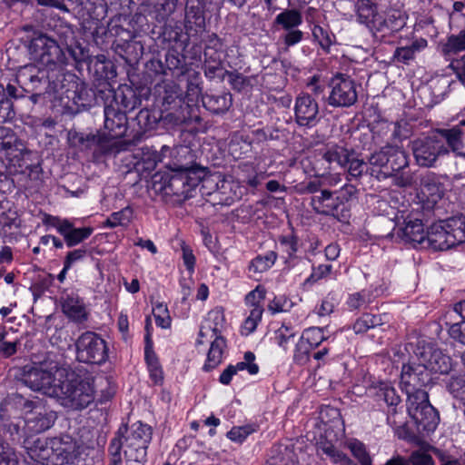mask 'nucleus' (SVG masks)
Returning <instances> with one entry per match:
<instances>
[{"instance_id":"obj_29","label":"nucleus","mask_w":465,"mask_h":465,"mask_svg":"<svg viewBox=\"0 0 465 465\" xmlns=\"http://www.w3.org/2000/svg\"><path fill=\"white\" fill-rule=\"evenodd\" d=\"M61 308L63 313L72 322L82 323L88 319L84 300L75 292L64 293L61 296Z\"/></svg>"},{"instance_id":"obj_8","label":"nucleus","mask_w":465,"mask_h":465,"mask_svg":"<svg viewBox=\"0 0 465 465\" xmlns=\"http://www.w3.org/2000/svg\"><path fill=\"white\" fill-rule=\"evenodd\" d=\"M27 49L35 64L25 67H35L47 73L48 78H45V82L57 80L66 71L64 65L68 58L55 39L45 34H38L30 40Z\"/></svg>"},{"instance_id":"obj_7","label":"nucleus","mask_w":465,"mask_h":465,"mask_svg":"<svg viewBox=\"0 0 465 465\" xmlns=\"http://www.w3.org/2000/svg\"><path fill=\"white\" fill-rule=\"evenodd\" d=\"M94 393L93 374L84 368H75L57 381V394L54 398L65 408L82 411L94 402Z\"/></svg>"},{"instance_id":"obj_24","label":"nucleus","mask_w":465,"mask_h":465,"mask_svg":"<svg viewBox=\"0 0 465 465\" xmlns=\"http://www.w3.org/2000/svg\"><path fill=\"white\" fill-rule=\"evenodd\" d=\"M145 20V16L138 13L133 18L128 14L118 13L109 22H106V34L114 37L113 44L132 40V38H135L139 31L134 24H142Z\"/></svg>"},{"instance_id":"obj_50","label":"nucleus","mask_w":465,"mask_h":465,"mask_svg":"<svg viewBox=\"0 0 465 465\" xmlns=\"http://www.w3.org/2000/svg\"><path fill=\"white\" fill-rule=\"evenodd\" d=\"M93 232V227H75L74 224L68 220L61 236L64 240L67 248H74L87 240Z\"/></svg>"},{"instance_id":"obj_3","label":"nucleus","mask_w":465,"mask_h":465,"mask_svg":"<svg viewBox=\"0 0 465 465\" xmlns=\"http://www.w3.org/2000/svg\"><path fill=\"white\" fill-rule=\"evenodd\" d=\"M153 102L164 113L165 121L181 131L198 133V125L202 122L197 106L184 102L183 91L173 81L156 83L153 88Z\"/></svg>"},{"instance_id":"obj_17","label":"nucleus","mask_w":465,"mask_h":465,"mask_svg":"<svg viewBox=\"0 0 465 465\" xmlns=\"http://www.w3.org/2000/svg\"><path fill=\"white\" fill-rule=\"evenodd\" d=\"M59 375L60 378H56L49 370L27 364L22 368L20 381L31 390L54 398L57 394V381L64 377V372L59 371Z\"/></svg>"},{"instance_id":"obj_40","label":"nucleus","mask_w":465,"mask_h":465,"mask_svg":"<svg viewBox=\"0 0 465 465\" xmlns=\"http://www.w3.org/2000/svg\"><path fill=\"white\" fill-rule=\"evenodd\" d=\"M172 161L169 168L173 170H194L203 168L196 163V156L193 151L186 145H180L170 152Z\"/></svg>"},{"instance_id":"obj_13","label":"nucleus","mask_w":465,"mask_h":465,"mask_svg":"<svg viewBox=\"0 0 465 465\" xmlns=\"http://www.w3.org/2000/svg\"><path fill=\"white\" fill-rule=\"evenodd\" d=\"M152 427L141 420L133 423L131 426L122 423L108 447V453L111 458L110 465L122 463L123 441L148 448L152 440Z\"/></svg>"},{"instance_id":"obj_49","label":"nucleus","mask_w":465,"mask_h":465,"mask_svg":"<svg viewBox=\"0 0 465 465\" xmlns=\"http://www.w3.org/2000/svg\"><path fill=\"white\" fill-rule=\"evenodd\" d=\"M299 460L293 446L274 444L270 450V459L266 465H298Z\"/></svg>"},{"instance_id":"obj_47","label":"nucleus","mask_w":465,"mask_h":465,"mask_svg":"<svg viewBox=\"0 0 465 465\" xmlns=\"http://www.w3.org/2000/svg\"><path fill=\"white\" fill-rule=\"evenodd\" d=\"M161 37L163 42L169 44H174V47L184 49L189 41L193 39L192 35H189L188 31L185 30L184 26L175 23L173 25H164L162 27Z\"/></svg>"},{"instance_id":"obj_46","label":"nucleus","mask_w":465,"mask_h":465,"mask_svg":"<svg viewBox=\"0 0 465 465\" xmlns=\"http://www.w3.org/2000/svg\"><path fill=\"white\" fill-rule=\"evenodd\" d=\"M389 159L383 175H379V181L385 180L391 176H397L401 171L409 166L408 156L404 151L398 147L389 146Z\"/></svg>"},{"instance_id":"obj_20","label":"nucleus","mask_w":465,"mask_h":465,"mask_svg":"<svg viewBox=\"0 0 465 465\" xmlns=\"http://www.w3.org/2000/svg\"><path fill=\"white\" fill-rule=\"evenodd\" d=\"M210 18L211 15L205 0H186L183 25L193 40L202 39Z\"/></svg>"},{"instance_id":"obj_37","label":"nucleus","mask_w":465,"mask_h":465,"mask_svg":"<svg viewBox=\"0 0 465 465\" xmlns=\"http://www.w3.org/2000/svg\"><path fill=\"white\" fill-rule=\"evenodd\" d=\"M422 213H411L404 219L403 238L406 242L423 243L428 236V230L422 222Z\"/></svg>"},{"instance_id":"obj_41","label":"nucleus","mask_w":465,"mask_h":465,"mask_svg":"<svg viewBox=\"0 0 465 465\" xmlns=\"http://www.w3.org/2000/svg\"><path fill=\"white\" fill-rule=\"evenodd\" d=\"M278 253L274 251H268L263 254H257L248 263L246 275L249 279L259 280L263 272H268L275 264Z\"/></svg>"},{"instance_id":"obj_43","label":"nucleus","mask_w":465,"mask_h":465,"mask_svg":"<svg viewBox=\"0 0 465 465\" xmlns=\"http://www.w3.org/2000/svg\"><path fill=\"white\" fill-rule=\"evenodd\" d=\"M22 220L16 208H7L2 205L0 209V237L12 240L21 228Z\"/></svg>"},{"instance_id":"obj_64","label":"nucleus","mask_w":465,"mask_h":465,"mask_svg":"<svg viewBox=\"0 0 465 465\" xmlns=\"http://www.w3.org/2000/svg\"><path fill=\"white\" fill-rule=\"evenodd\" d=\"M274 24L283 30L297 28L302 24V13L295 8L285 9L275 16Z\"/></svg>"},{"instance_id":"obj_59","label":"nucleus","mask_w":465,"mask_h":465,"mask_svg":"<svg viewBox=\"0 0 465 465\" xmlns=\"http://www.w3.org/2000/svg\"><path fill=\"white\" fill-rule=\"evenodd\" d=\"M454 246L465 242V216L457 215L443 221Z\"/></svg>"},{"instance_id":"obj_33","label":"nucleus","mask_w":465,"mask_h":465,"mask_svg":"<svg viewBox=\"0 0 465 465\" xmlns=\"http://www.w3.org/2000/svg\"><path fill=\"white\" fill-rule=\"evenodd\" d=\"M111 92L113 95L109 104H114L115 108H120L122 112H126L127 114H130L142 104L141 94H137L136 90L130 85H120L116 90Z\"/></svg>"},{"instance_id":"obj_30","label":"nucleus","mask_w":465,"mask_h":465,"mask_svg":"<svg viewBox=\"0 0 465 465\" xmlns=\"http://www.w3.org/2000/svg\"><path fill=\"white\" fill-rule=\"evenodd\" d=\"M356 21L365 25L370 32L375 34L376 25L382 12L379 11L374 0H356L354 4Z\"/></svg>"},{"instance_id":"obj_51","label":"nucleus","mask_w":465,"mask_h":465,"mask_svg":"<svg viewBox=\"0 0 465 465\" xmlns=\"http://www.w3.org/2000/svg\"><path fill=\"white\" fill-rule=\"evenodd\" d=\"M422 364L427 367L431 376L433 374H447L451 370V358L440 350L434 348Z\"/></svg>"},{"instance_id":"obj_38","label":"nucleus","mask_w":465,"mask_h":465,"mask_svg":"<svg viewBox=\"0 0 465 465\" xmlns=\"http://www.w3.org/2000/svg\"><path fill=\"white\" fill-rule=\"evenodd\" d=\"M244 361H239L235 365L229 364L220 374L219 382L223 385H230L233 376L240 371L246 370L249 374L256 375L259 371V365L254 362L256 356L251 351H245L243 355Z\"/></svg>"},{"instance_id":"obj_1","label":"nucleus","mask_w":465,"mask_h":465,"mask_svg":"<svg viewBox=\"0 0 465 465\" xmlns=\"http://www.w3.org/2000/svg\"><path fill=\"white\" fill-rule=\"evenodd\" d=\"M104 129L107 133L96 130L94 133L68 132V143L71 147L81 152H92V161L100 163L105 158L115 155L120 147L115 139L129 137L132 139L134 126L132 116L115 108L114 104H106L104 109Z\"/></svg>"},{"instance_id":"obj_57","label":"nucleus","mask_w":465,"mask_h":465,"mask_svg":"<svg viewBox=\"0 0 465 465\" xmlns=\"http://www.w3.org/2000/svg\"><path fill=\"white\" fill-rule=\"evenodd\" d=\"M228 81L232 88L238 93L251 92L258 84V75L246 76L234 69L228 74Z\"/></svg>"},{"instance_id":"obj_52","label":"nucleus","mask_w":465,"mask_h":465,"mask_svg":"<svg viewBox=\"0 0 465 465\" xmlns=\"http://www.w3.org/2000/svg\"><path fill=\"white\" fill-rule=\"evenodd\" d=\"M253 145L246 134H234L228 144V152L234 160L250 157Z\"/></svg>"},{"instance_id":"obj_21","label":"nucleus","mask_w":465,"mask_h":465,"mask_svg":"<svg viewBox=\"0 0 465 465\" xmlns=\"http://www.w3.org/2000/svg\"><path fill=\"white\" fill-rule=\"evenodd\" d=\"M134 134L132 139H140L146 133L156 130L159 127L163 129H172L174 125L165 121L164 113L159 106L153 104L151 107L141 109L134 117H132Z\"/></svg>"},{"instance_id":"obj_10","label":"nucleus","mask_w":465,"mask_h":465,"mask_svg":"<svg viewBox=\"0 0 465 465\" xmlns=\"http://www.w3.org/2000/svg\"><path fill=\"white\" fill-rule=\"evenodd\" d=\"M48 74L35 67H25L24 70L10 81L5 87V96L12 100L28 97L35 104L45 94L49 95L50 82H45Z\"/></svg>"},{"instance_id":"obj_11","label":"nucleus","mask_w":465,"mask_h":465,"mask_svg":"<svg viewBox=\"0 0 465 465\" xmlns=\"http://www.w3.org/2000/svg\"><path fill=\"white\" fill-rule=\"evenodd\" d=\"M365 394L379 410L386 413V420L391 428L401 423L397 420L402 406L401 396L390 381L371 379L365 388Z\"/></svg>"},{"instance_id":"obj_61","label":"nucleus","mask_w":465,"mask_h":465,"mask_svg":"<svg viewBox=\"0 0 465 465\" xmlns=\"http://www.w3.org/2000/svg\"><path fill=\"white\" fill-rule=\"evenodd\" d=\"M312 35L314 43L326 53L330 52L331 46L335 42V35L331 31L328 25L313 24L312 26Z\"/></svg>"},{"instance_id":"obj_48","label":"nucleus","mask_w":465,"mask_h":465,"mask_svg":"<svg viewBox=\"0 0 465 465\" xmlns=\"http://www.w3.org/2000/svg\"><path fill=\"white\" fill-rule=\"evenodd\" d=\"M32 414L33 416L26 420V427L31 432L35 434L49 430L57 418L55 411H48L45 408H41L40 411H35Z\"/></svg>"},{"instance_id":"obj_12","label":"nucleus","mask_w":465,"mask_h":465,"mask_svg":"<svg viewBox=\"0 0 465 465\" xmlns=\"http://www.w3.org/2000/svg\"><path fill=\"white\" fill-rule=\"evenodd\" d=\"M322 160L326 163L324 173H330L337 167L347 172V180L357 179L362 175L364 171L370 173V167L360 158V154L353 149L345 146L333 144L327 146L322 155Z\"/></svg>"},{"instance_id":"obj_58","label":"nucleus","mask_w":465,"mask_h":465,"mask_svg":"<svg viewBox=\"0 0 465 465\" xmlns=\"http://www.w3.org/2000/svg\"><path fill=\"white\" fill-rule=\"evenodd\" d=\"M345 447L359 465H372V457L364 442L356 438H351L345 441Z\"/></svg>"},{"instance_id":"obj_27","label":"nucleus","mask_w":465,"mask_h":465,"mask_svg":"<svg viewBox=\"0 0 465 465\" xmlns=\"http://www.w3.org/2000/svg\"><path fill=\"white\" fill-rule=\"evenodd\" d=\"M163 58H164V67L167 75L177 78L181 82L186 74L189 76L193 74L198 77V73L189 68L186 63V57L173 45L168 48L163 55Z\"/></svg>"},{"instance_id":"obj_36","label":"nucleus","mask_w":465,"mask_h":465,"mask_svg":"<svg viewBox=\"0 0 465 465\" xmlns=\"http://www.w3.org/2000/svg\"><path fill=\"white\" fill-rule=\"evenodd\" d=\"M438 140L448 147L449 152L451 151L455 156L462 158V151L464 147L463 132L460 125L451 128H437L433 130Z\"/></svg>"},{"instance_id":"obj_42","label":"nucleus","mask_w":465,"mask_h":465,"mask_svg":"<svg viewBox=\"0 0 465 465\" xmlns=\"http://www.w3.org/2000/svg\"><path fill=\"white\" fill-rule=\"evenodd\" d=\"M143 74L146 85H154L156 83L163 81V77L167 75V73L160 52H153L151 57L145 61ZM148 89H151V86Z\"/></svg>"},{"instance_id":"obj_14","label":"nucleus","mask_w":465,"mask_h":465,"mask_svg":"<svg viewBox=\"0 0 465 465\" xmlns=\"http://www.w3.org/2000/svg\"><path fill=\"white\" fill-rule=\"evenodd\" d=\"M76 360L88 365L102 366L109 361V344L103 336L85 331L75 341Z\"/></svg>"},{"instance_id":"obj_23","label":"nucleus","mask_w":465,"mask_h":465,"mask_svg":"<svg viewBox=\"0 0 465 465\" xmlns=\"http://www.w3.org/2000/svg\"><path fill=\"white\" fill-rule=\"evenodd\" d=\"M144 331L143 360L149 379L153 386H162L164 382V371L160 358L154 351L153 326L149 317L145 320Z\"/></svg>"},{"instance_id":"obj_15","label":"nucleus","mask_w":465,"mask_h":465,"mask_svg":"<svg viewBox=\"0 0 465 465\" xmlns=\"http://www.w3.org/2000/svg\"><path fill=\"white\" fill-rule=\"evenodd\" d=\"M76 13L84 33L95 41L106 34L107 5L103 0H86L76 5Z\"/></svg>"},{"instance_id":"obj_60","label":"nucleus","mask_w":465,"mask_h":465,"mask_svg":"<svg viewBox=\"0 0 465 465\" xmlns=\"http://www.w3.org/2000/svg\"><path fill=\"white\" fill-rule=\"evenodd\" d=\"M441 53L445 57L465 51V28L458 34H451L447 36L446 41L441 44Z\"/></svg>"},{"instance_id":"obj_39","label":"nucleus","mask_w":465,"mask_h":465,"mask_svg":"<svg viewBox=\"0 0 465 465\" xmlns=\"http://www.w3.org/2000/svg\"><path fill=\"white\" fill-rule=\"evenodd\" d=\"M450 234L443 221L432 223L428 228V236L426 241L429 247L434 251H446L455 247L451 242Z\"/></svg>"},{"instance_id":"obj_45","label":"nucleus","mask_w":465,"mask_h":465,"mask_svg":"<svg viewBox=\"0 0 465 465\" xmlns=\"http://www.w3.org/2000/svg\"><path fill=\"white\" fill-rule=\"evenodd\" d=\"M226 347L227 341L223 334L215 336L214 339L211 341L205 361L202 367L203 371L210 372L223 362Z\"/></svg>"},{"instance_id":"obj_31","label":"nucleus","mask_w":465,"mask_h":465,"mask_svg":"<svg viewBox=\"0 0 465 465\" xmlns=\"http://www.w3.org/2000/svg\"><path fill=\"white\" fill-rule=\"evenodd\" d=\"M87 69L99 85H109L108 81L115 78L117 74L114 64L104 54L94 56L87 63Z\"/></svg>"},{"instance_id":"obj_62","label":"nucleus","mask_w":465,"mask_h":465,"mask_svg":"<svg viewBox=\"0 0 465 465\" xmlns=\"http://www.w3.org/2000/svg\"><path fill=\"white\" fill-rule=\"evenodd\" d=\"M389 146L382 147L380 151H375L369 157L370 175L379 180V175H383L385 167H387L389 159Z\"/></svg>"},{"instance_id":"obj_28","label":"nucleus","mask_w":465,"mask_h":465,"mask_svg":"<svg viewBox=\"0 0 465 465\" xmlns=\"http://www.w3.org/2000/svg\"><path fill=\"white\" fill-rule=\"evenodd\" d=\"M408 15L400 10H391L382 12L378 24L376 25L373 36L381 35L385 37L394 33L400 32L407 23Z\"/></svg>"},{"instance_id":"obj_9","label":"nucleus","mask_w":465,"mask_h":465,"mask_svg":"<svg viewBox=\"0 0 465 465\" xmlns=\"http://www.w3.org/2000/svg\"><path fill=\"white\" fill-rule=\"evenodd\" d=\"M49 95L61 101L67 99V107H70L69 102H72L75 106L72 109L74 113L87 110L97 103L95 91L69 71H65L57 80L51 81Z\"/></svg>"},{"instance_id":"obj_32","label":"nucleus","mask_w":465,"mask_h":465,"mask_svg":"<svg viewBox=\"0 0 465 465\" xmlns=\"http://www.w3.org/2000/svg\"><path fill=\"white\" fill-rule=\"evenodd\" d=\"M277 242L282 252V257L285 267L293 268L298 263L297 253L301 247L300 239L294 227L291 226L290 232L279 235Z\"/></svg>"},{"instance_id":"obj_53","label":"nucleus","mask_w":465,"mask_h":465,"mask_svg":"<svg viewBox=\"0 0 465 465\" xmlns=\"http://www.w3.org/2000/svg\"><path fill=\"white\" fill-rule=\"evenodd\" d=\"M428 41L423 38L414 39L410 45L398 46L393 53V60L403 64H409L411 61L415 59L416 54L425 49Z\"/></svg>"},{"instance_id":"obj_56","label":"nucleus","mask_w":465,"mask_h":465,"mask_svg":"<svg viewBox=\"0 0 465 465\" xmlns=\"http://www.w3.org/2000/svg\"><path fill=\"white\" fill-rule=\"evenodd\" d=\"M404 349L409 354H413L421 362H425L434 347L423 337L417 336L409 339L404 345Z\"/></svg>"},{"instance_id":"obj_63","label":"nucleus","mask_w":465,"mask_h":465,"mask_svg":"<svg viewBox=\"0 0 465 465\" xmlns=\"http://www.w3.org/2000/svg\"><path fill=\"white\" fill-rule=\"evenodd\" d=\"M297 331L291 322H283L282 325L274 331L273 341L285 352L290 348V343L296 337Z\"/></svg>"},{"instance_id":"obj_34","label":"nucleus","mask_w":465,"mask_h":465,"mask_svg":"<svg viewBox=\"0 0 465 465\" xmlns=\"http://www.w3.org/2000/svg\"><path fill=\"white\" fill-rule=\"evenodd\" d=\"M202 103L210 113L223 114L232 105V96L225 89L210 90L202 95Z\"/></svg>"},{"instance_id":"obj_44","label":"nucleus","mask_w":465,"mask_h":465,"mask_svg":"<svg viewBox=\"0 0 465 465\" xmlns=\"http://www.w3.org/2000/svg\"><path fill=\"white\" fill-rule=\"evenodd\" d=\"M252 145H260L270 141H279L282 136V131L274 125H264L262 122L250 127L246 134Z\"/></svg>"},{"instance_id":"obj_2","label":"nucleus","mask_w":465,"mask_h":465,"mask_svg":"<svg viewBox=\"0 0 465 465\" xmlns=\"http://www.w3.org/2000/svg\"><path fill=\"white\" fill-rule=\"evenodd\" d=\"M302 193H311L310 205L313 212L330 216L341 223H348L351 216V203L357 197L355 185L345 183L339 190H331L319 178L301 184Z\"/></svg>"},{"instance_id":"obj_5","label":"nucleus","mask_w":465,"mask_h":465,"mask_svg":"<svg viewBox=\"0 0 465 465\" xmlns=\"http://www.w3.org/2000/svg\"><path fill=\"white\" fill-rule=\"evenodd\" d=\"M321 433L316 441L317 454L323 460L341 465H356L339 447V440L345 432L340 409L322 405L319 413Z\"/></svg>"},{"instance_id":"obj_4","label":"nucleus","mask_w":465,"mask_h":465,"mask_svg":"<svg viewBox=\"0 0 465 465\" xmlns=\"http://www.w3.org/2000/svg\"><path fill=\"white\" fill-rule=\"evenodd\" d=\"M407 411L413 424L398 423L392 428L394 434L400 440L420 445L425 436L437 429L439 411L430 404L428 392H420L418 398L407 401Z\"/></svg>"},{"instance_id":"obj_26","label":"nucleus","mask_w":465,"mask_h":465,"mask_svg":"<svg viewBox=\"0 0 465 465\" xmlns=\"http://www.w3.org/2000/svg\"><path fill=\"white\" fill-rule=\"evenodd\" d=\"M0 153L21 158L38 159L10 127L0 125Z\"/></svg>"},{"instance_id":"obj_25","label":"nucleus","mask_w":465,"mask_h":465,"mask_svg":"<svg viewBox=\"0 0 465 465\" xmlns=\"http://www.w3.org/2000/svg\"><path fill=\"white\" fill-rule=\"evenodd\" d=\"M293 113L295 124L302 128L311 129L320 121L318 103L307 93L296 96Z\"/></svg>"},{"instance_id":"obj_35","label":"nucleus","mask_w":465,"mask_h":465,"mask_svg":"<svg viewBox=\"0 0 465 465\" xmlns=\"http://www.w3.org/2000/svg\"><path fill=\"white\" fill-rule=\"evenodd\" d=\"M113 49L115 54L131 68H134L138 64L143 54V45L139 41L134 40V38L113 44Z\"/></svg>"},{"instance_id":"obj_18","label":"nucleus","mask_w":465,"mask_h":465,"mask_svg":"<svg viewBox=\"0 0 465 465\" xmlns=\"http://www.w3.org/2000/svg\"><path fill=\"white\" fill-rule=\"evenodd\" d=\"M411 151L417 164L422 167H431L440 157L449 154L448 147L438 140L433 130L411 141Z\"/></svg>"},{"instance_id":"obj_22","label":"nucleus","mask_w":465,"mask_h":465,"mask_svg":"<svg viewBox=\"0 0 465 465\" xmlns=\"http://www.w3.org/2000/svg\"><path fill=\"white\" fill-rule=\"evenodd\" d=\"M0 158V175H26L31 181L42 182L43 169L39 159L21 158L3 154Z\"/></svg>"},{"instance_id":"obj_19","label":"nucleus","mask_w":465,"mask_h":465,"mask_svg":"<svg viewBox=\"0 0 465 465\" xmlns=\"http://www.w3.org/2000/svg\"><path fill=\"white\" fill-rule=\"evenodd\" d=\"M331 92L327 104L332 107H350L358 100L355 81L349 75L338 73L330 80Z\"/></svg>"},{"instance_id":"obj_55","label":"nucleus","mask_w":465,"mask_h":465,"mask_svg":"<svg viewBox=\"0 0 465 465\" xmlns=\"http://www.w3.org/2000/svg\"><path fill=\"white\" fill-rule=\"evenodd\" d=\"M232 183L223 178L215 183V189L210 193L217 203L222 205H231L235 198L236 192L232 190Z\"/></svg>"},{"instance_id":"obj_54","label":"nucleus","mask_w":465,"mask_h":465,"mask_svg":"<svg viewBox=\"0 0 465 465\" xmlns=\"http://www.w3.org/2000/svg\"><path fill=\"white\" fill-rule=\"evenodd\" d=\"M169 151L170 148L166 145H163L160 151L155 146L145 145L142 147L141 163L143 169L149 172L154 170L157 163L163 161L165 153Z\"/></svg>"},{"instance_id":"obj_6","label":"nucleus","mask_w":465,"mask_h":465,"mask_svg":"<svg viewBox=\"0 0 465 465\" xmlns=\"http://www.w3.org/2000/svg\"><path fill=\"white\" fill-rule=\"evenodd\" d=\"M206 175V168L173 170L153 176V188L163 194L165 202L181 204L193 197L196 188Z\"/></svg>"},{"instance_id":"obj_16","label":"nucleus","mask_w":465,"mask_h":465,"mask_svg":"<svg viewBox=\"0 0 465 465\" xmlns=\"http://www.w3.org/2000/svg\"><path fill=\"white\" fill-rule=\"evenodd\" d=\"M401 383L409 401L418 398L420 392H427V387L433 383V376L422 362H408L402 365Z\"/></svg>"}]
</instances>
